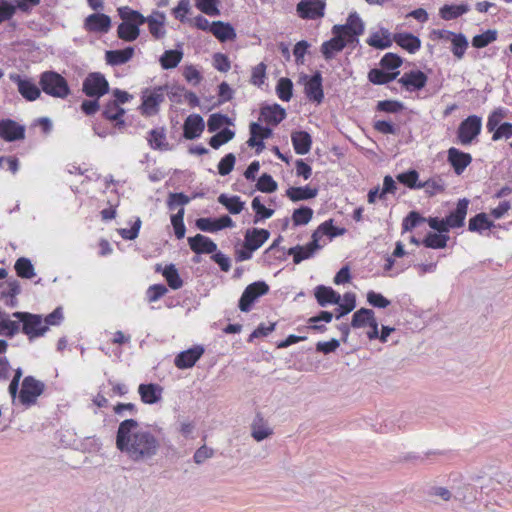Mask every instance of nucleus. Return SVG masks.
<instances>
[{
  "instance_id": "obj_12",
  "label": "nucleus",
  "mask_w": 512,
  "mask_h": 512,
  "mask_svg": "<svg viewBox=\"0 0 512 512\" xmlns=\"http://www.w3.org/2000/svg\"><path fill=\"white\" fill-rule=\"evenodd\" d=\"M269 291V286L262 281L249 284L243 291L239 300V309L242 312H249L254 302Z\"/></svg>"
},
{
  "instance_id": "obj_22",
  "label": "nucleus",
  "mask_w": 512,
  "mask_h": 512,
  "mask_svg": "<svg viewBox=\"0 0 512 512\" xmlns=\"http://www.w3.org/2000/svg\"><path fill=\"white\" fill-rule=\"evenodd\" d=\"M286 117V111L279 104L266 105L260 109L259 121L277 126Z\"/></svg>"
},
{
  "instance_id": "obj_46",
  "label": "nucleus",
  "mask_w": 512,
  "mask_h": 512,
  "mask_svg": "<svg viewBox=\"0 0 512 512\" xmlns=\"http://www.w3.org/2000/svg\"><path fill=\"white\" fill-rule=\"evenodd\" d=\"M493 226V222L488 219L485 213H479L469 220L468 229L472 232H482Z\"/></svg>"
},
{
  "instance_id": "obj_54",
  "label": "nucleus",
  "mask_w": 512,
  "mask_h": 512,
  "mask_svg": "<svg viewBox=\"0 0 512 512\" xmlns=\"http://www.w3.org/2000/svg\"><path fill=\"white\" fill-rule=\"evenodd\" d=\"M252 209L255 212L254 223H257L260 220L268 219L272 217L274 210L270 208H266L260 201L259 197H255L251 203Z\"/></svg>"
},
{
  "instance_id": "obj_11",
  "label": "nucleus",
  "mask_w": 512,
  "mask_h": 512,
  "mask_svg": "<svg viewBox=\"0 0 512 512\" xmlns=\"http://www.w3.org/2000/svg\"><path fill=\"white\" fill-rule=\"evenodd\" d=\"M301 81L304 85L306 98L316 104L322 103L324 99V91L321 73L317 71L312 76L303 75L301 76Z\"/></svg>"
},
{
  "instance_id": "obj_51",
  "label": "nucleus",
  "mask_w": 512,
  "mask_h": 512,
  "mask_svg": "<svg viewBox=\"0 0 512 512\" xmlns=\"http://www.w3.org/2000/svg\"><path fill=\"white\" fill-rule=\"evenodd\" d=\"M452 48L451 51L457 59H462L467 48L468 41L464 34L457 33L456 36L451 40Z\"/></svg>"
},
{
  "instance_id": "obj_58",
  "label": "nucleus",
  "mask_w": 512,
  "mask_h": 512,
  "mask_svg": "<svg viewBox=\"0 0 512 512\" xmlns=\"http://www.w3.org/2000/svg\"><path fill=\"white\" fill-rule=\"evenodd\" d=\"M267 66L264 62L254 66L251 71L250 83L254 86L261 87L266 79Z\"/></svg>"
},
{
  "instance_id": "obj_42",
  "label": "nucleus",
  "mask_w": 512,
  "mask_h": 512,
  "mask_svg": "<svg viewBox=\"0 0 512 512\" xmlns=\"http://www.w3.org/2000/svg\"><path fill=\"white\" fill-rule=\"evenodd\" d=\"M183 58L180 50H166L160 57V65L163 69H173L178 66Z\"/></svg>"
},
{
  "instance_id": "obj_32",
  "label": "nucleus",
  "mask_w": 512,
  "mask_h": 512,
  "mask_svg": "<svg viewBox=\"0 0 512 512\" xmlns=\"http://www.w3.org/2000/svg\"><path fill=\"white\" fill-rule=\"evenodd\" d=\"M155 271L162 273L163 277L167 281L168 286L171 289L177 290L183 286V280L181 279L174 264L166 265L163 269L160 264H157Z\"/></svg>"
},
{
  "instance_id": "obj_9",
  "label": "nucleus",
  "mask_w": 512,
  "mask_h": 512,
  "mask_svg": "<svg viewBox=\"0 0 512 512\" xmlns=\"http://www.w3.org/2000/svg\"><path fill=\"white\" fill-rule=\"evenodd\" d=\"M9 79L17 86L18 93L28 102L36 101L41 96V89L34 79L17 73L9 75Z\"/></svg>"
},
{
  "instance_id": "obj_57",
  "label": "nucleus",
  "mask_w": 512,
  "mask_h": 512,
  "mask_svg": "<svg viewBox=\"0 0 512 512\" xmlns=\"http://www.w3.org/2000/svg\"><path fill=\"white\" fill-rule=\"evenodd\" d=\"M497 38L496 31L487 30L484 33L475 35L472 39V45L475 48H484L488 46L490 43L494 42Z\"/></svg>"
},
{
  "instance_id": "obj_38",
  "label": "nucleus",
  "mask_w": 512,
  "mask_h": 512,
  "mask_svg": "<svg viewBox=\"0 0 512 512\" xmlns=\"http://www.w3.org/2000/svg\"><path fill=\"white\" fill-rule=\"evenodd\" d=\"M217 200L233 215L240 214L244 209L245 203L241 201L239 196L220 194Z\"/></svg>"
},
{
  "instance_id": "obj_5",
  "label": "nucleus",
  "mask_w": 512,
  "mask_h": 512,
  "mask_svg": "<svg viewBox=\"0 0 512 512\" xmlns=\"http://www.w3.org/2000/svg\"><path fill=\"white\" fill-rule=\"evenodd\" d=\"M364 23L356 12L349 14L346 23L343 25H334L332 34L340 36V39L351 45L358 42V37L364 33Z\"/></svg>"
},
{
  "instance_id": "obj_53",
  "label": "nucleus",
  "mask_w": 512,
  "mask_h": 512,
  "mask_svg": "<svg viewBox=\"0 0 512 512\" xmlns=\"http://www.w3.org/2000/svg\"><path fill=\"white\" fill-rule=\"evenodd\" d=\"M313 217V210L310 207H300L292 214V221L295 226L308 224Z\"/></svg>"
},
{
  "instance_id": "obj_45",
  "label": "nucleus",
  "mask_w": 512,
  "mask_h": 512,
  "mask_svg": "<svg viewBox=\"0 0 512 512\" xmlns=\"http://www.w3.org/2000/svg\"><path fill=\"white\" fill-rule=\"evenodd\" d=\"M272 434V430L266 425L264 419L257 415L252 424V436L256 441H262Z\"/></svg>"
},
{
  "instance_id": "obj_7",
  "label": "nucleus",
  "mask_w": 512,
  "mask_h": 512,
  "mask_svg": "<svg viewBox=\"0 0 512 512\" xmlns=\"http://www.w3.org/2000/svg\"><path fill=\"white\" fill-rule=\"evenodd\" d=\"M482 130V119L477 115H470L464 119L457 129V141L463 146L472 144L480 135Z\"/></svg>"
},
{
  "instance_id": "obj_39",
  "label": "nucleus",
  "mask_w": 512,
  "mask_h": 512,
  "mask_svg": "<svg viewBox=\"0 0 512 512\" xmlns=\"http://www.w3.org/2000/svg\"><path fill=\"white\" fill-rule=\"evenodd\" d=\"M147 141L152 149L167 150L168 143L164 128H155L148 133Z\"/></svg>"
},
{
  "instance_id": "obj_16",
  "label": "nucleus",
  "mask_w": 512,
  "mask_h": 512,
  "mask_svg": "<svg viewBox=\"0 0 512 512\" xmlns=\"http://www.w3.org/2000/svg\"><path fill=\"white\" fill-rule=\"evenodd\" d=\"M0 138L13 142L25 138V127L12 119L0 121Z\"/></svg>"
},
{
  "instance_id": "obj_30",
  "label": "nucleus",
  "mask_w": 512,
  "mask_h": 512,
  "mask_svg": "<svg viewBox=\"0 0 512 512\" xmlns=\"http://www.w3.org/2000/svg\"><path fill=\"white\" fill-rule=\"evenodd\" d=\"M291 141L294 151L298 155L307 154L312 146V139L306 131H294L291 134Z\"/></svg>"
},
{
  "instance_id": "obj_29",
  "label": "nucleus",
  "mask_w": 512,
  "mask_h": 512,
  "mask_svg": "<svg viewBox=\"0 0 512 512\" xmlns=\"http://www.w3.org/2000/svg\"><path fill=\"white\" fill-rule=\"evenodd\" d=\"M211 33L220 42L233 41L237 37L234 27L223 21H213L211 23Z\"/></svg>"
},
{
  "instance_id": "obj_49",
  "label": "nucleus",
  "mask_w": 512,
  "mask_h": 512,
  "mask_svg": "<svg viewBox=\"0 0 512 512\" xmlns=\"http://www.w3.org/2000/svg\"><path fill=\"white\" fill-rule=\"evenodd\" d=\"M15 271L21 278L31 279L35 276L34 267L31 261L27 258H19L15 263Z\"/></svg>"
},
{
  "instance_id": "obj_36",
  "label": "nucleus",
  "mask_w": 512,
  "mask_h": 512,
  "mask_svg": "<svg viewBox=\"0 0 512 512\" xmlns=\"http://www.w3.org/2000/svg\"><path fill=\"white\" fill-rule=\"evenodd\" d=\"M346 46V43L340 39V36L333 35L330 40L323 42L321 52L326 60H330Z\"/></svg>"
},
{
  "instance_id": "obj_28",
  "label": "nucleus",
  "mask_w": 512,
  "mask_h": 512,
  "mask_svg": "<svg viewBox=\"0 0 512 512\" xmlns=\"http://www.w3.org/2000/svg\"><path fill=\"white\" fill-rule=\"evenodd\" d=\"M138 393L145 404H155L162 398L163 388L158 384H140Z\"/></svg>"
},
{
  "instance_id": "obj_10",
  "label": "nucleus",
  "mask_w": 512,
  "mask_h": 512,
  "mask_svg": "<svg viewBox=\"0 0 512 512\" xmlns=\"http://www.w3.org/2000/svg\"><path fill=\"white\" fill-rule=\"evenodd\" d=\"M44 383L35 379L33 376H26L23 379L22 387L19 392V400L23 405L31 406L36 403L37 398L44 391Z\"/></svg>"
},
{
  "instance_id": "obj_33",
  "label": "nucleus",
  "mask_w": 512,
  "mask_h": 512,
  "mask_svg": "<svg viewBox=\"0 0 512 512\" xmlns=\"http://www.w3.org/2000/svg\"><path fill=\"white\" fill-rule=\"evenodd\" d=\"M315 298L318 304L322 307L327 304H339L341 300L340 294L334 291L331 287L319 285L315 289Z\"/></svg>"
},
{
  "instance_id": "obj_1",
  "label": "nucleus",
  "mask_w": 512,
  "mask_h": 512,
  "mask_svg": "<svg viewBox=\"0 0 512 512\" xmlns=\"http://www.w3.org/2000/svg\"><path fill=\"white\" fill-rule=\"evenodd\" d=\"M116 447L132 461H145L155 456L160 448L158 438L134 419H126L119 424Z\"/></svg>"
},
{
  "instance_id": "obj_44",
  "label": "nucleus",
  "mask_w": 512,
  "mask_h": 512,
  "mask_svg": "<svg viewBox=\"0 0 512 512\" xmlns=\"http://www.w3.org/2000/svg\"><path fill=\"white\" fill-rule=\"evenodd\" d=\"M449 236L445 234L428 233L423 239L422 244L427 248L442 249L447 246Z\"/></svg>"
},
{
  "instance_id": "obj_50",
  "label": "nucleus",
  "mask_w": 512,
  "mask_h": 512,
  "mask_svg": "<svg viewBox=\"0 0 512 512\" xmlns=\"http://www.w3.org/2000/svg\"><path fill=\"white\" fill-rule=\"evenodd\" d=\"M185 209H178L177 213L171 215V224L174 229V234L177 239H182L186 233V227L184 224Z\"/></svg>"
},
{
  "instance_id": "obj_15",
  "label": "nucleus",
  "mask_w": 512,
  "mask_h": 512,
  "mask_svg": "<svg viewBox=\"0 0 512 512\" xmlns=\"http://www.w3.org/2000/svg\"><path fill=\"white\" fill-rule=\"evenodd\" d=\"M195 225L201 231L215 233L225 228H232L235 226V223L230 216L223 215L217 219L199 218L196 220Z\"/></svg>"
},
{
  "instance_id": "obj_3",
  "label": "nucleus",
  "mask_w": 512,
  "mask_h": 512,
  "mask_svg": "<svg viewBox=\"0 0 512 512\" xmlns=\"http://www.w3.org/2000/svg\"><path fill=\"white\" fill-rule=\"evenodd\" d=\"M122 22L117 27V36L123 41H135L140 35L139 27L145 23V17L129 7L119 9Z\"/></svg>"
},
{
  "instance_id": "obj_48",
  "label": "nucleus",
  "mask_w": 512,
  "mask_h": 512,
  "mask_svg": "<svg viewBox=\"0 0 512 512\" xmlns=\"http://www.w3.org/2000/svg\"><path fill=\"white\" fill-rule=\"evenodd\" d=\"M276 93L279 99L288 102L293 95V83L289 78H280L276 85Z\"/></svg>"
},
{
  "instance_id": "obj_47",
  "label": "nucleus",
  "mask_w": 512,
  "mask_h": 512,
  "mask_svg": "<svg viewBox=\"0 0 512 512\" xmlns=\"http://www.w3.org/2000/svg\"><path fill=\"white\" fill-rule=\"evenodd\" d=\"M374 311L367 308L357 310L352 317L351 326L353 328H362L369 324L374 316Z\"/></svg>"
},
{
  "instance_id": "obj_13",
  "label": "nucleus",
  "mask_w": 512,
  "mask_h": 512,
  "mask_svg": "<svg viewBox=\"0 0 512 512\" xmlns=\"http://www.w3.org/2000/svg\"><path fill=\"white\" fill-rule=\"evenodd\" d=\"M325 7L326 3L323 0H301L296 6V11L302 19L316 20L324 16Z\"/></svg>"
},
{
  "instance_id": "obj_19",
  "label": "nucleus",
  "mask_w": 512,
  "mask_h": 512,
  "mask_svg": "<svg viewBox=\"0 0 512 512\" xmlns=\"http://www.w3.org/2000/svg\"><path fill=\"white\" fill-rule=\"evenodd\" d=\"M204 348L200 345L180 352L174 359V365L178 369L192 368L204 354Z\"/></svg>"
},
{
  "instance_id": "obj_64",
  "label": "nucleus",
  "mask_w": 512,
  "mask_h": 512,
  "mask_svg": "<svg viewBox=\"0 0 512 512\" xmlns=\"http://www.w3.org/2000/svg\"><path fill=\"white\" fill-rule=\"evenodd\" d=\"M168 292L164 284H154L148 287L146 291V298L149 303L158 301Z\"/></svg>"
},
{
  "instance_id": "obj_59",
  "label": "nucleus",
  "mask_w": 512,
  "mask_h": 512,
  "mask_svg": "<svg viewBox=\"0 0 512 512\" xmlns=\"http://www.w3.org/2000/svg\"><path fill=\"white\" fill-rule=\"evenodd\" d=\"M256 188L264 193H272L277 190V183L271 175L264 173L259 177Z\"/></svg>"
},
{
  "instance_id": "obj_24",
  "label": "nucleus",
  "mask_w": 512,
  "mask_h": 512,
  "mask_svg": "<svg viewBox=\"0 0 512 512\" xmlns=\"http://www.w3.org/2000/svg\"><path fill=\"white\" fill-rule=\"evenodd\" d=\"M270 237V232L266 229L252 228L248 229L244 235V246L249 250H258Z\"/></svg>"
},
{
  "instance_id": "obj_17",
  "label": "nucleus",
  "mask_w": 512,
  "mask_h": 512,
  "mask_svg": "<svg viewBox=\"0 0 512 512\" xmlns=\"http://www.w3.org/2000/svg\"><path fill=\"white\" fill-rule=\"evenodd\" d=\"M472 156L455 147L447 151V161L457 175H461L465 169L472 163Z\"/></svg>"
},
{
  "instance_id": "obj_4",
  "label": "nucleus",
  "mask_w": 512,
  "mask_h": 512,
  "mask_svg": "<svg viewBox=\"0 0 512 512\" xmlns=\"http://www.w3.org/2000/svg\"><path fill=\"white\" fill-rule=\"evenodd\" d=\"M39 86L41 92L53 98L66 99L71 94L68 81L56 71L42 72L39 75Z\"/></svg>"
},
{
  "instance_id": "obj_14",
  "label": "nucleus",
  "mask_w": 512,
  "mask_h": 512,
  "mask_svg": "<svg viewBox=\"0 0 512 512\" xmlns=\"http://www.w3.org/2000/svg\"><path fill=\"white\" fill-rule=\"evenodd\" d=\"M250 137L247 141L248 146L256 147V152L260 153L265 148L264 140L272 136V129L264 127L258 122H252L249 126Z\"/></svg>"
},
{
  "instance_id": "obj_62",
  "label": "nucleus",
  "mask_w": 512,
  "mask_h": 512,
  "mask_svg": "<svg viewBox=\"0 0 512 512\" xmlns=\"http://www.w3.org/2000/svg\"><path fill=\"white\" fill-rule=\"evenodd\" d=\"M426 219L422 217L418 212L411 211L402 222V230L403 232L411 231L415 227H417L420 223L424 222Z\"/></svg>"
},
{
  "instance_id": "obj_27",
  "label": "nucleus",
  "mask_w": 512,
  "mask_h": 512,
  "mask_svg": "<svg viewBox=\"0 0 512 512\" xmlns=\"http://www.w3.org/2000/svg\"><path fill=\"white\" fill-rule=\"evenodd\" d=\"M394 42L410 54L416 53L421 48V40L412 33L402 32L393 35Z\"/></svg>"
},
{
  "instance_id": "obj_56",
  "label": "nucleus",
  "mask_w": 512,
  "mask_h": 512,
  "mask_svg": "<svg viewBox=\"0 0 512 512\" xmlns=\"http://www.w3.org/2000/svg\"><path fill=\"white\" fill-rule=\"evenodd\" d=\"M190 202V198L184 193H170L167 198V207L173 211L177 208H184Z\"/></svg>"
},
{
  "instance_id": "obj_18",
  "label": "nucleus",
  "mask_w": 512,
  "mask_h": 512,
  "mask_svg": "<svg viewBox=\"0 0 512 512\" xmlns=\"http://www.w3.org/2000/svg\"><path fill=\"white\" fill-rule=\"evenodd\" d=\"M83 27L87 32L107 33L111 28V18L103 13H94L85 18Z\"/></svg>"
},
{
  "instance_id": "obj_34",
  "label": "nucleus",
  "mask_w": 512,
  "mask_h": 512,
  "mask_svg": "<svg viewBox=\"0 0 512 512\" xmlns=\"http://www.w3.org/2000/svg\"><path fill=\"white\" fill-rule=\"evenodd\" d=\"M317 195L318 188L310 187L309 185L303 187H290L286 190V196L293 202L312 199Z\"/></svg>"
},
{
  "instance_id": "obj_43",
  "label": "nucleus",
  "mask_w": 512,
  "mask_h": 512,
  "mask_svg": "<svg viewBox=\"0 0 512 512\" xmlns=\"http://www.w3.org/2000/svg\"><path fill=\"white\" fill-rule=\"evenodd\" d=\"M399 72H384L380 69H371L368 73V79L371 83L376 85H383L391 82L398 76Z\"/></svg>"
},
{
  "instance_id": "obj_63",
  "label": "nucleus",
  "mask_w": 512,
  "mask_h": 512,
  "mask_svg": "<svg viewBox=\"0 0 512 512\" xmlns=\"http://www.w3.org/2000/svg\"><path fill=\"white\" fill-rule=\"evenodd\" d=\"M225 124H230V119L226 115L220 113L211 114L207 122L208 131L215 132Z\"/></svg>"
},
{
  "instance_id": "obj_25",
  "label": "nucleus",
  "mask_w": 512,
  "mask_h": 512,
  "mask_svg": "<svg viewBox=\"0 0 512 512\" xmlns=\"http://www.w3.org/2000/svg\"><path fill=\"white\" fill-rule=\"evenodd\" d=\"M469 201L466 198L460 199L457 202L456 209L445 218L449 229L460 228L464 225L467 215Z\"/></svg>"
},
{
  "instance_id": "obj_55",
  "label": "nucleus",
  "mask_w": 512,
  "mask_h": 512,
  "mask_svg": "<svg viewBox=\"0 0 512 512\" xmlns=\"http://www.w3.org/2000/svg\"><path fill=\"white\" fill-rule=\"evenodd\" d=\"M196 7L208 16L220 15L218 8L219 0H195Z\"/></svg>"
},
{
  "instance_id": "obj_23",
  "label": "nucleus",
  "mask_w": 512,
  "mask_h": 512,
  "mask_svg": "<svg viewBox=\"0 0 512 512\" xmlns=\"http://www.w3.org/2000/svg\"><path fill=\"white\" fill-rule=\"evenodd\" d=\"M188 244L190 249L196 254H213L217 250L216 243L202 234L189 237Z\"/></svg>"
},
{
  "instance_id": "obj_20",
  "label": "nucleus",
  "mask_w": 512,
  "mask_h": 512,
  "mask_svg": "<svg viewBox=\"0 0 512 512\" xmlns=\"http://www.w3.org/2000/svg\"><path fill=\"white\" fill-rule=\"evenodd\" d=\"M427 76L420 70L409 71L402 75L398 82L410 92L423 89L427 84Z\"/></svg>"
},
{
  "instance_id": "obj_60",
  "label": "nucleus",
  "mask_w": 512,
  "mask_h": 512,
  "mask_svg": "<svg viewBox=\"0 0 512 512\" xmlns=\"http://www.w3.org/2000/svg\"><path fill=\"white\" fill-rule=\"evenodd\" d=\"M419 174L416 170H409L404 173H400L397 176V180L407 186L410 189H420L418 183Z\"/></svg>"
},
{
  "instance_id": "obj_35",
  "label": "nucleus",
  "mask_w": 512,
  "mask_h": 512,
  "mask_svg": "<svg viewBox=\"0 0 512 512\" xmlns=\"http://www.w3.org/2000/svg\"><path fill=\"white\" fill-rule=\"evenodd\" d=\"M125 114V110L118 105L116 102L112 100L108 101L103 109L102 115L105 119L110 121H115L116 126H123L124 120L123 116Z\"/></svg>"
},
{
  "instance_id": "obj_37",
  "label": "nucleus",
  "mask_w": 512,
  "mask_h": 512,
  "mask_svg": "<svg viewBox=\"0 0 512 512\" xmlns=\"http://www.w3.org/2000/svg\"><path fill=\"white\" fill-rule=\"evenodd\" d=\"M390 33L387 30L372 33L366 40V43L376 49H386L393 43Z\"/></svg>"
},
{
  "instance_id": "obj_52",
  "label": "nucleus",
  "mask_w": 512,
  "mask_h": 512,
  "mask_svg": "<svg viewBox=\"0 0 512 512\" xmlns=\"http://www.w3.org/2000/svg\"><path fill=\"white\" fill-rule=\"evenodd\" d=\"M234 136H235L234 131H232L228 128H225L210 138L209 145L213 149H218L220 146H222V145L226 144L227 142H229L230 140H232L234 138Z\"/></svg>"
},
{
  "instance_id": "obj_8",
  "label": "nucleus",
  "mask_w": 512,
  "mask_h": 512,
  "mask_svg": "<svg viewBox=\"0 0 512 512\" xmlns=\"http://www.w3.org/2000/svg\"><path fill=\"white\" fill-rule=\"evenodd\" d=\"M82 92L89 98L100 99L109 92V83L102 73L91 72L83 80Z\"/></svg>"
},
{
  "instance_id": "obj_61",
  "label": "nucleus",
  "mask_w": 512,
  "mask_h": 512,
  "mask_svg": "<svg viewBox=\"0 0 512 512\" xmlns=\"http://www.w3.org/2000/svg\"><path fill=\"white\" fill-rule=\"evenodd\" d=\"M213 67L222 73H226L231 69V61L229 57L224 53H214L212 56Z\"/></svg>"
},
{
  "instance_id": "obj_40",
  "label": "nucleus",
  "mask_w": 512,
  "mask_h": 512,
  "mask_svg": "<svg viewBox=\"0 0 512 512\" xmlns=\"http://www.w3.org/2000/svg\"><path fill=\"white\" fill-rule=\"evenodd\" d=\"M469 11L466 4L444 5L439 10V15L443 20L449 21L456 19Z\"/></svg>"
},
{
  "instance_id": "obj_31",
  "label": "nucleus",
  "mask_w": 512,
  "mask_h": 512,
  "mask_svg": "<svg viewBox=\"0 0 512 512\" xmlns=\"http://www.w3.org/2000/svg\"><path fill=\"white\" fill-rule=\"evenodd\" d=\"M133 55V47H126L121 50H108L105 53V60L111 66H119L130 61Z\"/></svg>"
},
{
  "instance_id": "obj_6",
  "label": "nucleus",
  "mask_w": 512,
  "mask_h": 512,
  "mask_svg": "<svg viewBox=\"0 0 512 512\" xmlns=\"http://www.w3.org/2000/svg\"><path fill=\"white\" fill-rule=\"evenodd\" d=\"M167 95V86L146 88L141 93L139 111L145 117H151L159 112L160 105Z\"/></svg>"
},
{
  "instance_id": "obj_2",
  "label": "nucleus",
  "mask_w": 512,
  "mask_h": 512,
  "mask_svg": "<svg viewBox=\"0 0 512 512\" xmlns=\"http://www.w3.org/2000/svg\"><path fill=\"white\" fill-rule=\"evenodd\" d=\"M13 317L19 319L22 323V332L29 340L44 336L50 326H58L64 319L61 307H57L45 317L29 312H14Z\"/></svg>"
},
{
  "instance_id": "obj_21",
  "label": "nucleus",
  "mask_w": 512,
  "mask_h": 512,
  "mask_svg": "<svg viewBox=\"0 0 512 512\" xmlns=\"http://www.w3.org/2000/svg\"><path fill=\"white\" fill-rule=\"evenodd\" d=\"M205 129L203 118L199 114H190L183 124V136L187 140H193L201 136Z\"/></svg>"
},
{
  "instance_id": "obj_26",
  "label": "nucleus",
  "mask_w": 512,
  "mask_h": 512,
  "mask_svg": "<svg viewBox=\"0 0 512 512\" xmlns=\"http://www.w3.org/2000/svg\"><path fill=\"white\" fill-rule=\"evenodd\" d=\"M165 15L163 12L155 11L148 17H145V23L148 24L150 34L155 39H161L165 36Z\"/></svg>"
},
{
  "instance_id": "obj_41",
  "label": "nucleus",
  "mask_w": 512,
  "mask_h": 512,
  "mask_svg": "<svg viewBox=\"0 0 512 512\" xmlns=\"http://www.w3.org/2000/svg\"><path fill=\"white\" fill-rule=\"evenodd\" d=\"M317 250L318 249H316L314 246H311V244L308 243L304 246L297 245L295 247L290 248L288 254L293 256V262L295 264H299L303 260L312 257Z\"/></svg>"
}]
</instances>
